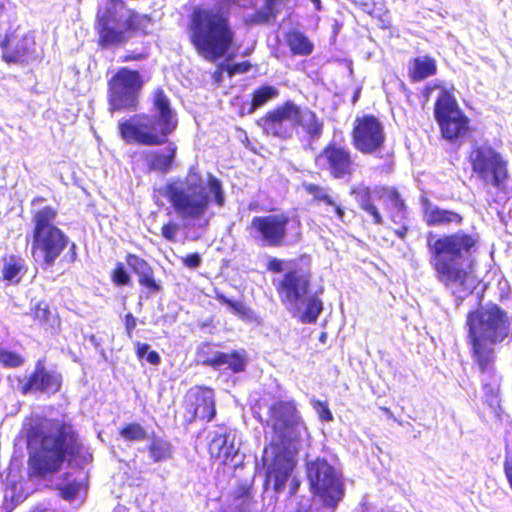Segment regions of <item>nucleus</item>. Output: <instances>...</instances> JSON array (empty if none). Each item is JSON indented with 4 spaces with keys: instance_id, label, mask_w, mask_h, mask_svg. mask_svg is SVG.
Instances as JSON below:
<instances>
[{
    "instance_id": "f257e3e1",
    "label": "nucleus",
    "mask_w": 512,
    "mask_h": 512,
    "mask_svg": "<svg viewBox=\"0 0 512 512\" xmlns=\"http://www.w3.org/2000/svg\"><path fill=\"white\" fill-rule=\"evenodd\" d=\"M267 425L272 429L270 448L263 454L264 499L281 493L295 468V455L309 440L307 426L291 401H276L269 407Z\"/></svg>"
},
{
    "instance_id": "f03ea898",
    "label": "nucleus",
    "mask_w": 512,
    "mask_h": 512,
    "mask_svg": "<svg viewBox=\"0 0 512 512\" xmlns=\"http://www.w3.org/2000/svg\"><path fill=\"white\" fill-rule=\"evenodd\" d=\"M28 445L34 450L29 458L31 477L44 478L57 473L67 458L82 457L85 461L91 458L90 454H85L73 426L56 419H45L32 426L28 433Z\"/></svg>"
},
{
    "instance_id": "7ed1b4c3",
    "label": "nucleus",
    "mask_w": 512,
    "mask_h": 512,
    "mask_svg": "<svg viewBox=\"0 0 512 512\" xmlns=\"http://www.w3.org/2000/svg\"><path fill=\"white\" fill-rule=\"evenodd\" d=\"M479 246L480 236L477 232L458 230L439 236L429 232L426 247L437 280L446 287L466 285L471 272L462 266L461 260L469 259Z\"/></svg>"
},
{
    "instance_id": "20e7f679",
    "label": "nucleus",
    "mask_w": 512,
    "mask_h": 512,
    "mask_svg": "<svg viewBox=\"0 0 512 512\" xmlns=\"http://www.w3.org/2000/svg\"><path fill=\"white\" fill-rule=\"evenodd\" d=\"M159 192L171 204L182 219L198 220L214 203L218 207L225 205V192L222 182L213 174H208L206 183L201 174L190 168L184 181L167 182Z\"/></svg>"
},
{
    "instance_id": "39448f33",
    "label": "nucleus",
    "mask_w": 512,
    "mask_h": 512,
    "mask_svg": "<svg viewBox=\"0 0 512 512\" xmlns=\"http://www.w3.org/2000/svg\"><path fill=\"white\" fill-rule=\"evenodd\" d=\"M152 110L155 114L136 113L120 121L118 133L121 139L142 146L166 144L177 128L178 120L162 88L153 91Z\"/></svg>"
},
{
    "instance_id": "423d86ee",
    "label": "nucleus",
    "mask_w": 512,
    "mask_h": 512,
    "mask_svg": "<svg viewBox=\"0 0 512 512\" xmlns=\"http://www.w3.org/2000/svg\"><path fill=\"white\" fill-rule=\"evenodd\" d=\"M152 24L149 14L130 8L124 0H107L95 14L97 44L101 48L122 46L132 37L148 36Z\"/></svg>"
},
{
    "instance_id": "0eeeda50",
    "label": "nucleus",
    "mask_w": 512,
    "mask_h": 512,
    "mask_svg": "<svg viewBox=\"0 0 512 512\" xmlns=\"http://www.w3.org/2000/svg\"><path fill=\"white\" fill-rule=\"evenodd\" d=\"M187 30L197 54L211 62L224 57L234 43L229 14L219 8L196 6L190 14Z\"/></svg>"
},
{
    "instance_id": "6e6552de",
    "label": "nucleus",
    "mask_w": 512,
    "mask_h": 512,
    "mask_svg": "<svg viewBox=\"0 0 512 512\" xmlns=\"http://www.w3.org/2000/svg\"><path fill=\"white\" fill-rule=\"evenodd\" d=\"M510 322H467L474 357L482 372L484 402L493 412L499 407L500 377L494 370L492 344L504 340Z\"/></svg>"
},
{
    "instance_id": "1a4fd4ad",
    "label": "nucleus",
    "mask_w": 512,
    "mask_h": 512,
    "mask_svg": "<svg viewBox=\"0 0 512 512\" xmlns=\"http://www.w3.org/2000/svg\"><path fill=\"white\" fill-rule=\"evenodd\" d=\"M256 123L264 134L283 140L292 138L294 130L298 129L310 140L319 139L324 131V120L314 110L292 100L268 110Z\"/></svg>"
},
{
    "instance_id": "9d476101",
    "label": "nucleus",
    "mask_w": 512,
    "mask_h": 512,
    "mask_svg": "<svg viewBox=\"0 0 512 512\" xmlns=\"http://www.w3.org/2000/svg\"><path fill=\"white\" fill-rule=\"evenodd\" d=\"M57 210L44 206L32 214L31 256L36 262L51 267L69 246V262L76 260V244L70 242L68 235L56 226Z\"/></svg>"
},
{
    "instance_id": "9b49d317",
    "label": "nucleus",
    "mask_w": 512,
    "mask_h": 512,
    "mask_svg": "<svg viewBox=\"0 0 512 512\" xmlns=\"http://www.w3.org/2000/svg\"><path fill=\"white\" fill-rule=\"evenodd\" d=\"M252 237L264 247H281L302 238V221L287 213L254 216L248 227Z\"/></svg>"
},
{
    "instance_id": "f8f14e48",
    "label": "nucleus",
    "mask_w": 512,
    "mask_h": 512,
    "mask_svg": "<svg viewBox=\"0 0 512 512\" xmlns=\"http://www.w3.org/2000/svg\"><path fill=\"white\" fill-rule=\"evenodd\" d=\"M466 161L471 177L485 186L504 191L510 180L509 162L491 145L474 144L467 153Z\"/></svg>"
},
{
    "instance_id": "ddd939ff",
    "label": "nucleus",
    "mask_w": 512,
    "mask_h": 512,
    "mask_svg": "<svg viewBox=\"0 0 512 512\" xmlns=\"http://www.w3.org/2000/svg\"><path fill=\"white\" fill-rule=\"evenodd\" d=\"M307 477L318 502L319 512H334L344 496V485L340 473L324 458L306 462Z\"/></svg>"
},
{
    "instance_id": "4468645a",
    "label": "nucleus",
    "mask_w": 512,
    "mask_h": 512,
    "mask_svg": "<svg viewBox=\"0 0 512 512\" xmlns=\"http://www.w3.org/2000/svg\"><path fill=\"white\" fill-rule=\"evenodd\" d=\"M434 118L438 124L440 136L451 144L465 141L471 132V120L459 107L451 91L441 88L434 103Z\"/></svg>"
},
{
    "instance_id": "2eb2a0df",
    "label": "nucleus",
    "mask_w": 512,
    "mask_h": 512,
    "mask_svg": "<svg viewBox=\"0 0 512 512\" xmlns=\"http://www.w3.org/2000/svg\"><path fill=\"white\" fill-rule=\"evenodd\" d=\"M144 80L138 70L120 67L107 81L108 110L135 112L139 109V96Z\"/></svg>"
},
{
    "instance_id": "dca6fc26",
    "label": "nucleus",
    "mask_w": 512,
    "mask_h": 512,
    "mask_svg": "<svg viewBox=\"0 0 512 512\" xmlns=\"http://www.w3.org/2000/svg\"><path fill=\"white\" fill-rule=\"evenodd\" d=\"M350 135L353 147L363 155H378L385 148L384 124L373 114L357 116Z\"/></svg>"
},
{
    "instance_id": "f3484780",
    "label": "nucleus",
    "mask_w": 512,
    "mask_h": 512,
    "mask_svg": "<svg viewBox=\"0 0 512 512\" xmlns=\"http://www.w3.org/2000/svg\"><path fill=\"white\" fill-rule=\"evenodd\" d=\"M315 164L332 179H349L356 170L353 152L345 144L329 141L315 157Z\"/></svg>"
},
{
    "instance_id": "a211bd4d",
    "label": "nucleus",
    "mask_w": 512,
    "mask_h": 512,
    "mask_svg": "<svg viewBox=\"0 0 512 512\" xmlns=\"http://www.w3.org/2000/svg\"><path fill=\"white\" fill-rule=\"evenodd\" d=\"M312 282L309 269L292 268L276 284V291L281 302L296 307L308 295Z\"/></svg>"
},
{
    "instance_id": "6ab92c4d",
    "label": "nucleus",
    "mask_w": 512,
    "mask_h": 512,
    "mask_svg": "<svg viewBox=\"0 0 512 512\" xmlns=\"http://www.w3.org/2000/svg\"><path fill=\"white\" fill-rule=\"evenodd\" d=\"M35 41L28 35L8 31L0 41L1 59L8 65H25L34 59Z\"/></svg>"
},
{
    "instance_id": "aec40b11",
    "label": "nucleus",
    "mask_w": 512,
    "mask_h": 512,
    "mask_svg": "<svg viewBox=\"0 0 512 512\" xmlns=\"http://www.w3.org/2000/svg\"><path fill=\"white\" fill-rule=\"evenodd\" d=\"M239 447L240 441L235 431L220 429L210 433L209 453L224 465L237 467L242 463Z\"/></svg>"
},
{
    "instance_id": "412c9836",
    "label": "nucleus",
    "mask_w": 512,
    "mask_h": 512,
    "mask_svg": "<svg viewBox=\"0 0 512 512\" xmlns=\"http://www.w3.org/2000/svg\"><path fill=\"white\" fill-rule=\"evenodd\" d=\"M184 415L188 423L197 418L211 421L216 415L214 392L210 388L195 387L191 389L185 398Z\"/></svg>"
},
{
    "instance_id": "4be33fe9",
    "label": "nucleus",
    "mask_w": 512,
    "mask_h": 512,
    "mask_svg": "<svg viewBox=\"0 0 512 512\" xmlns=\"http://www.w3.org/2000/svg\"><path fill=\"white\" fill-rule=\"evenodd\" d=\"M125 260L131 271L137 276L138 284L147 297L162 291V283L156 278L153 267L146 259L137 254L127 253Z\"/></svg>"
},
{
    "instance_id": "5701e85b",
    "label": "nucleus",
    "mask_w": 512,
    "mask_h": 512,
    "mask_svg": "<svg viewBox=\"0 0 512 512\" xmlns=\"http://www.w3.org/2000/svg\"><path fill=\"white\" fill-rule=\"evenodd\" d=\"M61 383L62 376L60 373L53 370H47L44 365L38 361L34 372L21 386V391L23 394H27L29 392L55 394L60 390Z\"/></svg>"
},
{
    "instance_id": "b1692460",
    "label": "nucleus",
    "mask_w": 512,
    "mask_h": 512,
    "mask_svg": "<svg viewBox=\"0 0 512 512\" xmlns=\"http://www.w3.org/2000/svg\"><path fill=\"white\" fill-rule=\"evenodd\" d=\"M424 220L427 226H458L462 224L464 217L453 210L432 206L428 199L424 200Z\"/></svg>"
},
{
    "instance_id": "393cba45",
    "label": "nucleus",
    "mask_w": 512,
    "mask_h": 512,
    "mask_svg": "<svg viewBox=\"0 0 512 512\" xmlns=\"http://www.w3.org/2000/svg\"><path fill=\"white\" fill-rule=\"evenodd\" d=\"M166 144L165 151L153 150L146 153L145 160L150 171L167 173L174 166L177 146L174 142H167Z\"/></svg>"
},
{
    "instance_id": "a878e982",
    "label": "nucleus",
    "mask_w": 512,
    "mask_h": 512,
    "mask_svg": "<svg viewBox=\"0 0 512 512\" xmlns=\"http://www.w3.org/2000/svg\"><path fill=\"white\" fill-rule=\"evenodd\" d=\"M203 363L215 369L225 367L238 373L245 369V352L244 350L231 353L215 352L212 356L203 359Z\"/></svg>"
},
{
    "instance_id": "bb28decb",
    "label": "nucleus",
    "mask_w": 512,
    "mask_h": 512,
    "mask_svg": "<svg viewBox=\"0 0 512 512\" xmlns=\"http://www.w3.org/2000/svg\"><path fill=\"white\" fill-rule=\"evenodd\" d=\"M349 193L354 197L359 207L372 217L374 224L381 225L383 223L378 208L372 202V191L369 186L364 184L352 186Z\"/></svg>"
},
{
    "instance_id": "cd10ccee",
    "label": "nucleus",
    "mask_w": 512,
    "mask_h": 512,
    "mask_svg": "<svg viewBox=\"0 0 512 512\" xmlns=\"http://www.w3.org/2000/svg\"><path fill=\"white\" fill-rule=\"evenodd\" d=\"M1 279L7 284H18L27 268L20 255L9 254L1 258Z\"/></svg>"
},
{
    "instance_id": "c85d7f7f",
    "label": "nucleus",
    "mask_w": 512,
    "mask_h": 512,
    "mask_svg": "<svg viewBox=\"0 0 512 512\" xmlns=\"http://www.w3.org/2000/svg\"><path fill=\"white\" fill-rule=\"evenodd\" d=\"M437 73V64L435 59L429 55L415 57L409 67V77L412 82H420Z\"/></svg>"
},
{
    "instance_id": "c756f323",
    "label": "nucleus",
    "mask_w": 512,
    "mask_h": 512,
    "mask_svg": "<svg viewBox=\"0 0 512 512\" xmlns=\"http://www.w3.org/2000/svg\"><path fill=\"white\" fill-rule=\"evenodd\" d=\"M285 41L293 55L307 56L313 52L314 44L301 31L291 30L287 32Z\"/></svg>"
},
{
    "instance_id": "7c9ffc66",
    "label": "nucleus",
    "mask_w": 512,
    "mask_h": 512,
    "mask_svg": "<svg viewBox=\"0 0 512 512\" xmlns=\"http://www.w3.org/2000/svg\"><path fill=\"white\" fill-rule=\"evenodd\" d=\"M286 1L287 0H264L263 9L256 10L251 14L247 22L252 25H260L274 20L279 13L277 6L284 4Z\"/></svg>"
},
{
    "instance_id": "2f4dec72",
    "label": "nucleus",
    "mask_w": 512,
    "mask_h": 512,
    "mask_svg": "<svg viewBox=\"0 0 512 512\" xmlns=\"http://www.w3.org/2000/svg\"><path fill=\"white\" fill-rule=\"evenodd\" d=\"M279 96V91L272 85H261L251 93L249 112L253 113Z\"/></svg>"
},
{
    "instance_id": "473e14b6",
    "label": "nucleus",
    "mask_w": 512,
    "mask_h": 512,
    "mask_svg": "<svg viewBox=\"0 0 512 512\" xmlns=\"http://www.w3.org/2000/svg\"><path fill=\"white\" fill-rule=\"evenodd\" d=\"M507 318V313L494 303L479 305L467 315V320H506Z\"/></svg>"
},
{
    "instance_id": "72a5a7b5",
    "label": "nucleus",
    "mask_w": 512,
    "mask_h": 512,
    "mask_svg": "<svg viewBox=\"0 0 512 512\" xmlns=\"http://www.w3.org/2000/svg\"><path fill=\"white\" fill-rule=\"evenodd\" d=\"M215 299L221 304L226 305L235 316L242 319H249L251 317L250 309L243 301L231 300L219 292H216Z\"/></svg>"
},
{
    "instance_id": "f704fd0d",
    "label": "nucleus",
    "mask_w": 512,
    "mask_h": 512,
    "mask_svg": "<svg viewBox=\"0 0 512 512\" xmlns=\"http://www.w3.org/2000/svg\"><path fill=\"white\" fill-rule=\"evenodd\" d=\"M149 454L155 462L166 460L172 455L171 445L166 440L154 438L149 445Z\"/></svg>"
},
{
    "instance_id": "c9c22d12",
    "label": "nucleus",
    "mask_w": 512,
    "mask_h": 512,
    "mask_svg": "<svg viewBox=\"0 0 512 512\" xmlns=\"http://www.w3.org/2000/svg\"><path fill=\"white\" fill-rule=\"evenodd\" d=\"M323 310V302L317 294L310 295L306 302L302 314V320H316Z\"/></svg>"
},
{
    "instance_id": "e433bc0d",
    "label": "nucleus",
    "mask_w": 512,
    "mask_h": 512,
    "mask_svg": "<svg viewBox=\"0 0 512 512\" xmlns=\"http://www.w3.org/2000/svg\"><path fill=\"white\" fill-rule=\"evenodd\" d=\"M119 433L126 441H142L147 437V431L138 423L127 424Z\"/></svg>"
},
{
    "instance_id": "4c0bfd02",
    "label": "nucleus",
    "mask_w": 512,
    "mask_h": 512,
    "mask_svg": "<svg viewBox=\"0 0 512 512\" xmlns=\"http://www.w3.org/2000/svg\"><path fill=\"white\" fill-rule=\"evenodd\" d=\"M302 189L306 194L311 196L312 202L318 205L321 204L322 200L330 191L329 188L312 182H303Z\"/></svg>"
},
{
    "instance_id": "58836bf2",
    "label": "nucleus",
    "mask_w": 512,
    "mask_h": 512,
    "mask_svg": "<svg viewBox=\"0 0 512 512\" xmlns=\"http://www.w3.org/2000/svg\"><path fill=\"white\" fill-rule=\"evenodd\" d=\"M110 277L112 283L117 287L128 286L132 282V278L122 262L116 263Z\"/></svg>"
},
{
    "instance_id": "ea45409f",
    "label": "nucleus",
    "mask_w": 512,
    "mask_h": 512,
    "mask_svg": "<svg viewBox=\"0 0 512 512\" xmlns=\"http://www.w3.org/2000/svg\"><path fill=\"white\" fill-rule=\"evenodd\" d=\"M321 204L326 207H331L336 219L340 222L344 221L345 218V208L337 201V199L330 193L325 196L322 200Z\"/></svg>"
},
{
    "instance_id": "a19ab883",
    "label": "nucleus",
    "mask_w": 512,
    "mask_h": 512,
    "mask_svg": "<svg viewBox=\"0 0 512 512\" xmlns=\"http://www.w3.org/2000/svg\"><path fill=\"white\" fill-rule=\"evenodd\" d=\"M321 204L326 207H331L336 219L340 222L344 221L345 218V208L337 201V199L330 193L325 196L322 200Z\"/></svg>"
},
{
    "instance_id": "79ce46f5",
    "label": "nucleus",
    "mask_w": 512,
    "mask_h": 512,
    "mask_svg": "<svg viewBox=\"0 0 512 512\" xmlns=\"http://www.w3.org/2000/svg\"><path fill=\"white\" fill-rule=\"evenodd\" d=\"M0 362L7 367H18L23 363V358L15 352L5 350L0 346Z\"/></svg>"
},
{
    "instance_id": "37998d69",
    "label": "nucleus",
    "mask_w": 512,
    "mask_h": 512,
    "mask_svg": "<svg viewBox=\"0 0 512 512\" xmlns=\"http://www.w3.org/2000/svg\"><path fill=\"white\" fill-rule=\"evenodd\" d=\"M311 404L322 421L329 422L333 420V415L328 407L327 402L313 398L311 399Z\"/></svg>"
},
{
    "instance_id": "c03bdc74",
    "label": "nucleus",
    "mask_w": 512,
    "mask_h": 512,
    "mask_svg": "<svg viewBox=\"0 0 512 512\" xmlns=\"http://www.w3.org/2000/svg\"><path fill=\"white\" fill-rule=\"evenodd\" d=\"M235 500L239 506H249L251 500V486L248 483L240 484L235 490Z\"/></svg>"
},
{
    "instance_id": "a18cd8bd",
    "label": "nucleus",
    "mask_w": 512,
    "mask_h": 512,
    "mask_svg": "<svg viewBox=\"0 0 512 512\" xmlns=\"http://www.w3.org/2000/svg\"><path fill=\"white\" fill-rule=\"evenodd\" d=\"M52 316L53 314L49 305L44 301L36 303L32 309V317L34 320H49Z\"/></svg>"
},
{
    "instance_id": "49530a36",
    "label": "nucleus",
    "mask_w": 512,
    "mask_h": 512,
    "mask_svg": "<svg viewBox=\"0 0 512 512\" xmlns=\"http://www.w3.org/2000/svg\"><path fill=\"white\" fill-rule=\"evenodd\" d=\"M180 229L178 223L170 220L164 223L161 227V235L169 242H176V235Z\"/></svg>"
},
{
    "instance_id": "de8ad7c7",
    "label": "nucleus",
    "mask_w": 512,
    "mask_h": 512,
    "mask_svg": "<svg viewBox=\"0 0 512 512\" xmlns=\"http://www.w3.org/2000/svg\"><path fill=\"white\" fill-rule=\"evenodd\" d=\"M251 69V63L249 61H242L238 63H234L228 65L226 71L229 76H233L235 74H243L248 72Z\"/></svg>"
},
{
    "instance_id": "09e8293b",
    "label": "nucleus",
    "mask_w": 512,
    "mask_h": 512,
    "mask_svg": "<svg viewBox=\"0 0 512 512\" xmlns=\"http://www.w3.org/2000/svg\"><path fill=\"white\" fill-rule=\"evenodd\" d=\"M386 196L398 210L403 211L405 209L404 200L396 188L386 189Z\"/></svg>"
},
{
    "instance_id": "8fccbe9b",
    "label": "nucleus",
    "mask_w": 512,
    "mask_h": 512,
    "mask_svg": "<svg viewBox=\"0 0 512 512\" xmlns=\"http://www.w3.org/2000/svg\"><path fill=\"white\" fill-rule=\"evenodd\" d=\"M181 261L187 268L196 269L200 266L202 259L199 253L194 252L182 257Z\"/></svg>"
},
{
    "instance_id": "3c124183",
    "label": "nucleus",
    "mask_w": 512,
    "mask_h": 512,
    "mask_svg": "<svg viewBox=\"0 0 512 512\" xmlns=\"http://www.w3.org/2000/svg\"><path fill=\"white\" fill-rule=\"evenodd\" d=\"M148 57V51L134 52L128 51L124 55L121 56L120 61L123 63L133 62V61H142Z\"/></svg>"
},
{
    "instance_id": "603ef678",
    "label": "nucleus",
    "mask_w": 512,
    "mask_h": 512,
    "mask_svg": "<svg viewBox=\"0 0 512 512\" xmlns=\"http://www.w3.org/2000/svg\"><path fill=\"white\" fill-rule=\"evenodd\" d=\"M266 269L272 273H281L284 269V261L276 257H271L266 263Z\"/></svg>"
},
{
    "instance_id": "864d4df0",
    "label": "nucleus",
    "mask_w": 512,
    "mask_h": 512,
    "mask_svg": "<svg viewBox=\"0 0 512 512\" xmlns=\"http://www.w3.org/2000/svg\"><path fill=\"white\" fill-rule=\"evenodd\" d=\"M78 494V486L68 484L61 488V495L66 500H73Z\"/></svg>"
},
{
    "instance_id": "5fc2aeb1",
    "label": "nucleus",
    "mask_w": 512,
    "mask_h": 512,
    "mask_svg": "<svg viewBox=\"0 0 512 512\" xmlns=\"http://www.w3.org/2000/svg\"><path fill=\"white\" fill-rule=\"evenodd\" d=\"M504 470L506 477L509 481V484L512 488V457L506 455L505 457V463H504Z\"/></svg>"
},
{
    "instance_id": "6e6d98bb",
    "label": "nucleus",
    "mask_w": 512,
    "mask_h": 512,
    "mask_svg": "<svg viewBox=\"0 0 512 512\" xmlns=\"http://www.w3.org/2000/svg\"><path fill=\"white\" fill-rule=\"evenodd\" d=\"M149 351H150V346L148 344L140 343V342L137 343V355L139 358H143V357L147 356Z\"/></svg>"
},
{
    "instance_id": "4d7b16f0",
    "label": "nucleus",
    "mask_w": 512,
    "mask_h": 512,
    "mask_svg": "<svg viewBox=\"0 0 512 512\" xmlns=\"http://www.w3.org/2000/svg\"><path fill=\"white\" fill-rule=\"evenodd\" d=\"M146 360L152 365H158L160 363V356L156 351H149Z\"/></svg>"
},
{
    "instance_id": "13d9d810",
    "label": "nucleus",
    "mask_w": 512,
    "mask_h": 512,
    "mask_svg": "<svg viewBox=\"0 0 512 512\" xmlns=\"http://www.w3.org/2000/svg\"><path fill=\"white\" fill-rule=\"evenodd\" d=\"M299 482L296 479H292L290 483V493L293 494L297 490Z\"/></svg>"
},
{
    "instance_id": "bf43d9fd",
    "label": "nucleus",
    "mask_w": 512,
    "mask_h": 512,
    "mask_svg": "<svg viewBox=\"0 0 512 512\" xmlns=\"http://www.w3.org/2000/svg\"><path fill=\"white\" fill-rule=\"evenodd\" d=\"M136 327V322H126V330L129 337H131L132 330Z\"/></svg>"
},
{
    "instance_id": "052dcab7",
    "label": "nucleus",
    "mask_w": 512,
    "mask_h": 512,
    "mask_svg": "<svg viewBox=\"0 0 512 512\" xmlns=\"http://www.w3.org/2000/svg\"><path fill=\"white\" fill-rule=\"evenodd\" d=\"M248 209L250 211H259V210H261V207L257 202H250L248 204Z\"/></svg>"
},
{
    "instance_id": "680f3d73",
    "label": "nucleus",
    "mask_w": 512,
    "mask_h": 512,
    "mask_svg": "<svg viewBox=\"0 0 512 512\" xmlns=\"http://www.w3.org/2000/svg\"><path fill=\"white\" fill-rule=\"evenodd\" d=\"M382 410L384 411V413L386 414V416L388 418L396 420L393 413L391 412V410L389 408H382Z\"/></svg>"
},
{
    "instance_id": "e2e57ef3",
    "label": "nucleus",
    "mask_w": 512,
    "mask_h": 512,
    "mask_svg": "<svg viewBox=\"0 0 512 512\" xmlns=\"http://www.w3.org/2000/svg\"><path fill=\"white\" fill-rule=\"evenodd\" d=\"M90 340L91 342L95 345V346H98L99 345V342L97 341V337L95 335H92L90 337Z\"/></svg>"
},
{
    "instance_id": "0e129e2a",
    "label": "nucleus",
    "mask_w": 512,
    "mask_h": 512,
    "mask_svg": "<svg viewBox=\"0 0 512 512\" xmlns=\"http://www.w3.org/2000/svg\"><path fill=\"white\" fill-rule=\"evenodd\" d=\"M326 337H327V334L325 332H322L321 335H320V338L319 340L323 343H325L326 341Z\"/></svg>"
},
{
    "instance_id": "69168bd1",
    "label": "nucleus",
    "mask_w": 512,
    "mask_h": 512,
    "mask_svg": "<svg viewBox=\"0 0 512 512\" xmlns=\"http://www.w3.org/2000/svg\"><path fill=\"white\" fill-rule=\"evenodd\" d=\"M311 1L313 2V4L315 5V7H316L317 9H319V8H320V3H321V1H320V0H311Z\"/></svg>"
},
{
    "instance_id": "338daca9",
    "label": "nucleus",
    "mask_w": 512,
    "mask_h": 512,
    "mask_svg": "<svg viewBox=\"0 0 512 512\" xmlns=\"http://www.w3.org/2000/svg\"><path fill=\"white\" fill-rule=\"evenodd\" d=\"M126 320H133V317H132L130 314H128V315L126 316Z\"/></svg>"
},
{
    "instance_id": "774afa93",
    "label": "nucleus",
    "mask_w": 512,
    "mask_h": 512,
    "mask_svg": "<svg viewBox=\"0 0 512 512\" xmlns=\"http://www.w3.org/2000/svg\"><path fill=\"white\" fill-rule=\"evenodd\" d=\"M297 512H307L305 509H299Z\"/></svg>"
}]
</instances>
